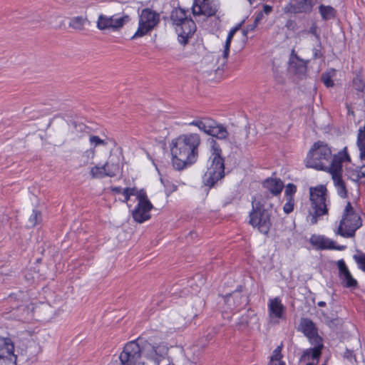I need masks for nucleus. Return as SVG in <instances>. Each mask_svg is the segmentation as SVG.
I'll return each instance as SVG.
<instances>
[{
	"mask_svg": "<svg viewBox=\"0 0 365 365\" xmlns=\"http://www.w3.org/2000/svg\"><path fill=\"white\" fill-rule=\"evenodd\" d=\"M168 348L164 344L154 345L143 337L126 344L120 354V360L123 365H131L143 361L142 357L150 361L153 365H159L162 359L168 356Z\"/></svg>",
	"mask_w": 365,
	"mask_h": 365,
	"instance_id": "1",
	"label": "nucleus"
},
{
	"mask_svg": "<svg viewBox=\"0 0 365 365\" xmlns=\"http://www.w3.org/2000/svg\"><path fill=\"white\" fill-rule=\"evenodd\" d=\"M200 144V135L193 133L181 134L173 140L170 151L174 168L180 170L194 164L199 156Z\"/></svg>",
	"mask_w": 365,
	"mask_h": 365,
	"instance_id": "2",
	"label": "nucleus"
},
{
	"mask_svg": "<svg viewBox=\"0 0 365 365\" xmlns=\"http://www.w3.org/2000/svg\"><path fill=\"white\" fill-rule=\"evenodd\" d=\"M309 200L311 202L307 220L310 225H316L324 215H329V206L331 204L328 191L324 185L309 188Z\"/></svg>",
	"mask_w": 365,
	"mask_h": 365,
	"instance_id": "3",
	"label": "nucleus"
},
{
	"mask_svg": "<svg viewBox=\"0 0 365 365\" xmlns=\"http://www.w3.org/2000/svg\"><path fill=\"white\" fill-rule=\"evenodd\" d=\"M211 147V155L209 158L210 164L203 176L205 186L212 187L225 177V159L222 156V149L215 140H209Z\"/></svg>",
	"mask_w": 365,
	"mask_h": 365,
	"instance_id": "4",
	"label": "nucleus"
},
{
	"mask_svg": "<svg viewBox=\"0 0 365 365\" xmlns=\"http://www.w3.org/2000/svg\"><path fill=\"white\" fill-rule=\"evenodd\" d=\"M300 330L308 338L310 344L314 346L313 348L306 349L301 360L318 359L322 354L323 348L322 338L318 334L317 329L314 323L308 318H302L299 324Z\"/></svg>",
	"mask_w": 365,
	"mask_h": 365,
	"instance_id": "5",
	"label": "nucleus"
},
{
	"mask_svg": "<svg viewBox=\"0 0 365 365\" xmlns=\"http://www.w3.org/2000/svg\"><path fill=\"white\" fill-rule=\"evenodd\" d=\"M261 197L262 198L255 202V205H252V211L250 214V223L254 227H257L261 233L267 235L272 225L271 210L266 207L265 201V199L269 197V193L265 192Z\"/></svg>",
	"mask_w": 365,
	"mask_h": 365,
	"instance_id": "6",
	"label": "nucleus"
},
{
	"mask_svg": "<svg viewBox=\"0 0 365 365\" xmlns=\"http://www.w3.org/2000/svg\"><path fill=\"white\" fill-rule=\"evenodd\" d=\"M332 157L329 145L322 141L314 143L305 160L306 166L319 170H327Z\"/></svg>",
	"mask_w": 365,
	"mask_h": 365,
	"instance_id": "7",
	"label": "nucleus"
},
{
	"mask_svg": "<svg viewBox=\"0 0 365 365\" xmlns=\"http://www.w3.org/2000/svg\"><path fill=\"white\" fill-rule=\"evenodd\" d=\"M361 225L362 222L360 216L356 212L351 203L348 202L335 234L345 238L353 237L355 236L356 231Z\"/></svg>",
	"mask_w": 365,
	"mask_h": 365,
	"instance_id": "8",
	"label": "nucleus"
},
{
	"mask_svg": "<svg viewBox=\"0 0 365 365\" xmlns=\"http://www.w3.org/2000/svg\"><path fill=\"white\" fill-rule=\"evenodd\" d=\"M160 22V15L150 9H144L139 16L138 28L131 39L140 38L150 32Z\"/></svg>",
	"mask_w": 365,
	"mask_h": 365,
	"instance_id": "9",
	"label": "nucleus"
},
{
	"mask_svg": "<svg viewBox=\"0 0 365 365\" xmlns=\"http://www.w3.org/2000/svg\"><path fill=\"white\" fill-rule=\"evenodd\" d=\"M138 203L132 212V216L135 221L143 223L150 218V211L153 207L152 203L148 198L146 192L144 190L138 191L135 189V195Z\"/></svg>",
	"mask_w": 365,
	"mask_h": 365,
	"instance_id": "10",
	"label": "nucleus"
},
{
	"mask_svg": "<svg viewBox=\"0 0 365 365\" xmlns=\"http://www.w3.org/2000/svg\"><path fill=\"white\" fill-rule=\"evenodd\" d=\"M218 9L216 0H194L192 12L195 16L204 15L212 16Z\"/></svg>",
	"mask_w": 365,
	"mask_h": 365,
	"instance_id": "11",
	"label": "nucleus"
},
{
	"mask_svg": "<svg viewBox=\"0 0 365 365\" xmlns=\"http://www.w3.org/2000/svg\"><path fill=\"white\" fill-rule=\"evenodd\" d=\"M350 160V156L347 153V148L344 147L337 154H332L327 170L331 175H342V163Z\"/></svg>",
	"mask_w": 365,
	"mask_h": 365,
	"instance_id": "12",
	"label": "nucleus"
},
{
	"mask_svg": "<svg viewBox=\"0 0 365 365\" xmlns=\"http://www.w3.org/2000/svg\"><path fill=\"white\" fill-rule=\"evenodd\" d=\"M175 31L178 35L179 42L182 45H185L188 41V38L195 32L196 25L192 18L190 17L176 26Z\"/></svg>",
	"mask_w": 365,
	"mask_h": 365,
	"instance_id": "13",
	"label": "nucleus"
},
{
	"mask_svg": "<svg viewBox=\"0 0 365 365\" xmlns=\"http://www.w3.org/2000/svg\"><path fill=\"white\" fill-rule=\"evenodd\" d=\"M317 0H290L285 7V12L292 14H309Z\"/></svg>",
	"mask_w": 365,
	"mask_h": 365,
	"instance_id": "14",
	"label": "nucleus"
},
{
	"mask_svg": "<svg viewBox=\"0 0 365 365\" xmlns=\"http://www.w3.org/2000/svg\"><path fill=\"white\" fill-rule=\"evenodd\" d=\"M339 269V277L345 287L352 288L357 286V281L352 277L344 259L336 262Z\"/></svg>",
	"mask_w": 365,
	"mask_h": 365,
	"instance_id": "15",
	"label": "nucleus"
},
{
	"mask_svg": "<svg viewBox=\"0 0 365 365\" xmlns=\"http://www.w3.org/2000/svg\"><path fill=\"white\" fill-rule=\"evenodd\" d=\"M262 185L274 196L279 195L284 187L283 182L279 178H269L262 182Z\"/></svg>",
	"mask_w": 365,
	"mask_h": 365,
	"instance_id": "16",
	"label": "nucleus"
},
{
	"mask_svg": "<svg viewBox=\"0 0 365 365\" xmlns=\"http://www.w3.org/2000/svg\"><path fill=\"white\" fill-rule=\"evenodd\" d=\"M188 125L197 127L200 130L207 135L209 130L213 128L212 125H214V120L208 117H200L193 120Z\"/></svg>",
	"mask_w": 365,
	"mask_h": 365,
	"instance_id": "17",
	"label": "nucleus"
},
{
	"mask_svg": "<svg viewBox=\"0 0 365 365\" xmlns=\"http://www.w3.org/2000/svg\"><path fill=\"white\" fill-rule=\"evenodd\" d=\"M268 307L270 316L278 319L282 317V314L284 311V307L278 297L270 299Z\"/></svg>",
	"mask_w": 365,
	"mask_h": 365,
	"instance_id": "18",
	"label": "nucleus"
},
{
	"mask_svg": "<svg viewBox=\"0 0 365 365\" xmlns=\"http://www.w3.org/2000/svg\"><path fill=\"white\" fill-rule=\"evenodd\" d=\"M213 128H210L207 135L215 137L219 140H225L228 136V131L226 128L214 120V125H212Z\"/></svg>",
	"mask_w": 365,
	"mask_h": 365,
	"instance_id": "19",
	"label": "nucleus"
},
{
	"mask_svg": "<svg viewBox=\"0 0 365 365\" xmlns=\"http://www.w3.org/2000/svg\"><path fill=\"white\" fill-rule=\"evenodd\" d=\"M103 165L107 171L108 177H114L119 172V162L116 156L110 155L107 162Z\"/></svg>",
	"mask_w": 365,
	"mask_h": 365,
	"instance_id": "20",
	"label": "nucleus"
},
{
	"mask_svg": "<svg viewBox=\"0 0 365 365\" xmlns=\"http://www.w3.org/2000/svg\"><path fill=\"white\" fill-rule=\"evenodd\" d=\"M14 344L11 339L0 336V356L14 354Z\"/></svg>",
	"mask_w": 365,
	"mask_h": 365,
	"instance_id": "21",
	"label": "nucleus"
},
{
	"mask_svg": "<svg viewBox=\"0 0 365 365\" xmlns=\"http://www.w3.org/2000/svg\"><path fill=\"white\" fill-rule=\"evenodd\" d=\"M319 13L323 21H329L336 17L337 11L331 6L321 4L319 6Z\"/></svg>",
	"mask_w": 365,
	"mask_h": 365,
	"instance_id": "22",
	"label": "nucleus"
},
{
	"mask_svg": "<svg viewBox=\"0 0 365 365\" xmlns=\"http://www.w3.org/2000/svg\"><path fill=\"white\" fill-rule=\"evenodd\" d=\"M237 31V28H232L227 35V39L225 41V45H224V51L222 54V58L220 61H221L220 65L225 66L227 63V60L229 56L230 53V48L232 39L235 34V33Z\"/></svg>",
	"mask_w": 365,
	"mask_h": 365,
	"instance_id": "23",
	"label": "nucleus"
},
{
	"mask_svg": "<svg viewBox=\"0 0 365 365\" xmlns=\"http://www.w3.org/2000/svg\"><path fill=\"white\" fill-rule=\"evenodd\" d=\"M188 18L189 17L187 16V11L181 8H175L170 14V19L175 26Z\"/></svg>",
	"mask_w": 365,
	"mask_h": 365,
	"instance_id": "24",
	"label": "nucleus"
},
{
	"mask_svg": "<svg viewBox=\"0 0 365 365\" xmlns=\"http://www.w3.org/2000/svg\"><path fill=\"white\" fill-rule=\"evenodd\" d=\"M331 178L334 181V186L337 190L338 195L342 198L346 197L347 190L345 182L342 179V175H331Z\"/></svg>",
	"mask_w": 365,
	"mask_h": 365,
	"instance_id": "25",
	"label": "nucleus"
},
{
	"mask_svg": "<svg viewBox=\"0 0 365 365\" xmlns=\"http://www.w3.org/2000/svg\"><path fill=\"white\" fill-rule=\"evenodd\" d=\"M289 69L292 70L296 74H303L307 70V66L302 60L296 56L295 59H290Z\"/></svg>",
	"mask_w": 365,
	"mask_h": 365,
	"instance_id": "26",
	"label": "nucleus"
},
{
	"mask_svg": "<svg viewBox=\"0 0 365 365\" xmlns=\"http://www.w3.org/2000/svg\"><path fill=\"white\" fill-rule=\"evenodd\" d=\"M364 165L360 168H347L346 175L351 180L359 182L361 178H364V175H361V173H364Z\"/></svg>",
	"mask_w": 365,
	"mask_h": 365,
	"instance_id": "27",
	"label": "nucleus"
},
{
	"mask_svg": "<svg viewBox=\"0 0 365 365\" xmlns=\"http://www.w3.org/2000/svg\"><path fill=\"white\" fill-rule=\"evenodd\" d=\"M97 28L100 30L112 29V17L101 14L97 21Z\"/></svg>",
	"mask_w": 365,
	"mask_h": 365,
	"instance_id": "28",
	"label": "nucleus"
},
{
	"mask_svg": "<svg viewBox=\"0 0 365 365\" xmlns=\"http://www.w3.org/2000/svg\"><path fill=\"white\" fill-rule=\"evenodd\" d=\"M112 17V29L113 31H118L121 29L126 23H128L130 19L128 15H124L121 17H115V16Z\"/></svg>",
	"mask_w": 365,
	"mask_h": 365,
	"instance_id": "29",
	"label": "nucleus"
},
{
	"mask_svg": "<svg viewBox=\"0 0 365 365\" xmlns=\"http://www.w3.org/2000/svg\"><path fill=\"white\" fill-rule=\"evenodd\" d=\"M312 243L318 245L322 250H334L336 246L335 242L324 237L318 238L315 242L312 240Z\"/></svg>",
	"mask_w": 365,
	"mask_h": 365,
	"instance_id": "30",
	"label": "nucleus"
},
{
	"mask_svg": "<svg viewBox=\"0 0 365 365\" xmlns=\"http://www.w3.org/2000/svg\"><path fill=\"white\" fill-rule=\"evenodd\" d=\"M91 175H92L93 178H103L107 175V171L104 167V165L102 166H94L91 168Z\"/></svg>",
	"mask_w": 365,
	"mask_h": 365,
	"instance_id": "31",
	"label": "nucleus"
},
{
	"mask_svg": "<svg viewBox=\"0 0 365 365\" xmlns=\"http://www.w3.org/2000/svg\"><path fill=\"white\" fill-rule=\"evenodd\" d=\"M85 24V19L82 16H76L71 19L69 26L77 30H82Z\"/></svg>",
	"mask_w": 365,
	"mask_h": 365,
	"instance_id": "32",
	"label": "nucleus"
},
{
	"mask_svg": "<svg viewBox=\"0 0 365 365\" xmlns=\"http://www.w3.org/2000/svg\"><path fill=\"white\" fill-rule=\"evenodd\" d=\"M17 356L11 354L9 356H0V365H16Z\"/></svg>",
	"mask_w": 365,
	"mask_h": 365,
	"instance_id": "33",
	"label": "nucleus"
},
{
	"mask_svg": "<svg viewBox=\"0 0 365 365\" xmlns=\"http://www.w3.org/2000/svg\"><path fill=\"white\" fill-rule=\"evenodd\" d=\"M160 180L165 187V190L167 195H170L172 192L177 190V186L170 182L169 180L163 178H161Z\"/></svg>",
	"mask_w": 365,
	"mask_h": 365,
	"instance_id": "34",
	"label": "nucleus"
},
{
	"mask_svg": "<svg viewBox=\"0 0 365 365\" xmlns=\"http://www.w3.org/2000/svg\"><path fill=\"white\" fill-rule=\"evenodd\" d=\"M287 202L284 205L283 210L286 214L291 213L294 207V197H288L286 198Z\"/></svg>",
	"mask_w": 365,
	"mask_h": 365,
	"instance_id": "35",
	"label": "nucleus"
},
{
	"mask_svg": "<svg viewBox=\"0 0 365 365\" xmlns=\"http://www.w3.org/2000/svg\"><path fill=\"white\" fill-rule=\"evenodd\" d=\"M122 195L124 197V199L121 201L123 202H127L130 196L135 195V187H125L123 190Z\"/></svg>",
	"mask_w": 365,
	"mask_h": 365,
	"instance_id": "36",
	"label": "nucleus"
},
{
	"mask_svg": "<svg viewBox=\"0 0 365 365\" xmlns=\"http://www.w3.org/2000/svg\"><path fill=\"white\" fill-rule=\"evenodd\" d=\"M353 257L358 264L359 268L365 272V254L354 255Z\"/></svg>",
	"mask_w": 365,
	"mask_h": 365,
	"instance_id": "37",
	"label": "nucleus"
},
{
	"mask_svg": "<svg viewBox=\"0 0 365 365\" xmlns=\"http://www.w3.org/2000/svg\"><path fill=\"white\" fill-rule=\"evenodd\" d=\"M283 345L281 344L280 345L277 346L274 350L272 351V356L270 357V360L273 361H278L282 360V349Z\"/></svg>",
	"mask_w": 365,
	"mask_h": 365,
	"instance_id": "38",
	"label": "nucleus"
},
{
	"mask_svg": "<svg viewBox=\"0 0 365 365\" xmlns=\"http://www.w3.org/2000/svg\"><path fill=\"white\" fill-rule=\"evenodd\" d=\"M41 218V213L37 210H34L31 215L29 217V222L32 226H35Z\"/></svg>",
	"mask_w": 365,
	"mask_h": 365,
	"instance_id": "39",
	"label": "nucleus"
},
{
	"mask_svg": "<svg viewBox=\"0 0 365 365\" xmlns=\"http://www.w3.org/2000/svg\"><path fill=\"white\" fill-rule=\"evenodd\" d=\"M353 84L356 90L362 92L365 88V83L359 76H356L353 80Z\"/></svg>",
	"mask_w": 365,
	"mask_h": 365,
	"instance_id": "40",
	"label": "nucleus"
},
{
	"mask_svg": "<svg viewBox=\"0 0 365 365\" xmlns=\"http://www.w3.org/2000/svg\"><path fill=\"white\" fill-rule=\"evenodd\" d=\"M297 192V186L292 183L287 185L285 188L286 198L288 197H294V193Z\"/></svg>",
	"mask_w": 365,
	"mask_h": 365,
	"instance_id": "41",
	"label": "nucleus"
},
{
	"mask_svg": "<svg viewBox=\"0 0 365 365\" xmlns=\"http://www.w3.org/2000/svg\"><path fill=\"white\" fill-rule=\"evenodd\" d=\"M322 81L324 84L327 87L330 88L334 86V82L329 74L324 73L322 75Z\"/></svg>",
	"mask_w": 365,
	"mask_h": 365,
	"instance_id": "42",
	"label": "nucleus"
},
{
	"mask_svg": "<svg viewBox=\"0 0 365 365\" xmlns=\"http://www.w3.org/2000/svg\"><path fill=\"white\" fill-rule=\"evenodd\" d=\"M249 324V319L248 315H242L240 319H239V322H237V327L239 329H243L245 328Z\"/></svg>",
	"mask_w": 365,
	"mask_h": 365,
	"instance_id": "43",
	"label": "nucleus"
},
{
	"mask_svg": "<svg viewBox=\"0 0 365 365\" xmlns=\"http://www.w3.org/2000/svg\"><path fill=\"white\" fill-rule=\"evenodd\" d=\"M89 140L91 144H94V146H97L99 145H106V143L105 140L101 139L98 136H96V135H91L90 137Z\"/></svg>",
	"mask_w": 365,
	"mask_h": 365,
	"instance_id": "44",
	"label": "nucleus"
},
{
	"mask_svg": "<svg viewBox=\"0 0 365 365\" xmlns=\"http://www.w3.org/2000/svg\"><path fill=\"white\" fill-rule=\"evenodd\" d=\"M258 24H256L255 21H253L252 24H247L246 26V28L243 30V34L244 36H247V33L250 32V31H252L255 29V28L257 27Z\"/></svg>",
	"mask_w": 365,
	"mask_h": 365,
	"instance_id": "45",
	"label": "nucleus"
},
{
	"mask_svg": "<svg viewBox=\"0 0 365 365\" xmlns=\"http://www.w3.org/2000/svg\"><path fill=\"white\" fill-rule=\"evenodd\" d=\"M320 47H321V43L319 41V48H314L313 51H312L313 56H314V58H315V59L322 58L323 56L322 53L320 49Z\"/></svg>",
	"mask_w": 365,
	"mask_h": 365,
	"instance_id": "46",
	"label": "nucleus"
},
{
	"mask_svg": "<svg viewBox=\"0 0 365 365\" xmlns=\"http://www.w3.org/2000/svg\"><path fill=\"white\" fill-rule=\"evenodd\" d=\"M242 291V286L239 285L238 287L232 293L226 294V297H228L229 296H233L234 297L237 298L240 296V293Z\"/></svg>",
	"mask_w": 365,
	"mask_h": 365,
	"instance_id": "47",
	"label": "nucleus"
},
{
	"mask_svg": "<svg viewBox=\"0 0 365 365\" xmlns=\"http://www.w3.org/2000/svg\"><path fill=\"white\" fill-rule=\"evenodd\" d=\"M344 357L352 361V359H355V356L353 354V351L346 349L344 354Z\"/></svg>",
	"mask_w": 365,
	"mask_h": 365,
	"instance_id": "48",
	"label": "nucleus"
},
{
	"mask_svg": "<svg viewBox=\"0 0 365 365\" xmlns=\"http://www.w3.org/2000/svg\"><path fill=\"white\" fill-rule=\"evenodd\" d=\"M309 33L314 35L316 36V38H317V40L319 41L320 37H319V34L317 32V26L316 25H312L310 27V29L309 30Z\"/></svg>",
	"mask_w": 365,
	"mask_h": 365,
	"instance_id": "49",
	"label": "nucleus"
},
{
	"mask_svg": "<svg viewBox=\"0 0 365 365\" xmlns=\"http://www.w3.org/2000/svg\"><path fill=\"white\" fill-rule=\"evenodd\" d=\"M272 11V7L269 5H267V4H264L263 5V10L262 11V12H263V14H265L266 15H269Z\"/></svg>",
	"mask_w": 365,
	"mask_h": 365,
	"instance_id": "50",
	"label": "nucleus"
},
{
	"mask_svg": "<svg viewBox=\"0 0 365 365\" xmlns=\"http://www.w3.org/2000/svg\"><path fill=\"white\" fill-rule=\"evenodd\" d=\"M264 18V14L263 12L262 11H259L257 14L255 18V20L254 21L256 23V24H259L262 20V19Z\"/></svg>",
	"mask_w": 365,
	"mask_h": 365,
	"instance_id": "51",
	"label": "nucleus"
},
{
	"mask_svg": "<svg viewBox=\"0 0 365 365\" xmlns=\"http://www.w3.org/2000/svg\"><path fill=\"white\" fill-rule=\"evenodd\" d=\"M268 365H285V363L284 361H282V360H279V362H278V361L270 360Z\"/></svg>",
	"mask_w": 365,
	"mask_h": 365,
	"instance_id": "52",
	"label": "nucleus"
},
{
	"mask_svg": "<svg viewBox=\"0 0 365 365\" xmlns=\"http://www.w3.org/2000/svg\"><path fill=\"white\" fill-rule=\"evenodd\" d=\"M131 365H153V364L152 362H150V361L147 360V361H139L138 363H135V364H133Z\"/></svg>",
	"mask_w": 365,
	"mask_h": 365,
	"instance_id": "53",
	"label": "nucleus"
},
{
	"mask_svg": "<svg viewBox=\"0 0 365 365\" xmlns=\"http://www.w3.org/2000/svg\"><path fill=\"white\" fill-rule=\"evenodd\" d=\"M111 191L116 193V194H120L123 192V190L120 187H112L110 188Z\"/></svg>",
	"mask_w": 365,
	"mask_h": 365,
	"instance_id": "54",
	"label": "nucleus"
},
{
	"mask_svg": "<svg viewBox=\"0 0 365 365\" xmlns=\"http://www.w3.org/2000/svg\"><path fill=\"white\" fill-rule=\"evenodd\" d=\"M346 248V245H336L334 250H344Z\"/></svg>",
	"mask_w": 365,
	"mask_h": 365,
	"instance_id": "55",
	"label": "nucleus"
},
{
	"mask_svg": "<svg viewBox=\"0 0 365 365\" xmlns=\"http://www.w3.org/2000/svg\"><path fill=\"white\" fill-rule=\"evenodd\" d=\"M318 306L320 307H324L326 306V302H324V301H320L318 302Z\"/></svg>",
	"mask_w": 365,
	"mask_h": 365,
	"instance_id": "56",
	"label": "nucleus"
},
{
	"mask_svg": "<svg viewBox=\"0 0 365 365\" xmlns=\"http://www.w3.org/2000/svg\"><path fill=\"white\" fill-rule=\"evenodd\" d=\"M195 236H197V233L194 231H192L189 233V237L191 238H193Z\"/></svg>",
	"mask_w": 365,
	"mask_h": 365,
	"instance_id": "57",
	"label": "nucleus"
},
{
	"mask_svg": "<svg viewBox=\"0 0 365 365\" xmlns=\"http://www.w3.org/2000/svg\"><path fill=\"white\" fill-rule=\"evenodd\" d=\"M247 1H249V3H250V5H252V4L254 3V1H255V0H247Z\"/></svg>",
	"mask_w": 365,
	"mask_h": 365,
	"instance_id": "58",
	"label": "nucleus"
},
{
	"mask_svg": "<svg viewBox=\"0 0 365 365\" xmlns=\"http://www.w3.org/2000/svg\"><path fill=\"white\" fill-rule=\"evenodd\" d=\"M242 23L238 24L237 26H235V28H237V30L240 28L241 25H242Z\"/></svg>",
	"mask_w": 365,
	"mask_h": 365,
	"instance_id": "59",
	"label": "nucleus"
},
{
	"mask_svg": "<svg viewBox=\"0 0 365 365\" xmlns=\"http://www.w3.org/2000/svg\"><path fill=\"white\" fill-rule=\"evenodd\" d=\"M364 173H361V175H364V178H365V165H364Z\"/></svg>",
	"mask_w": 365,
	"mask_h": 365,
	"instance_id": "60",
	"label": "nucleus"
},
{
	"mask_svg": "<svg viewBox=\"0 0 365 365\" xmlns=\"http://www.w3.org/2000/svg\"><path fill=\"white\" fill-rule=\"evenodd\" d=\"M307 365H313V364H311V363H309V364H307Z\"/></svg>",
	"mask_w": 365,
	"mask_h": 365,
	"instance_id": "61",
	"label": "nucleus"
}]
</instances>
